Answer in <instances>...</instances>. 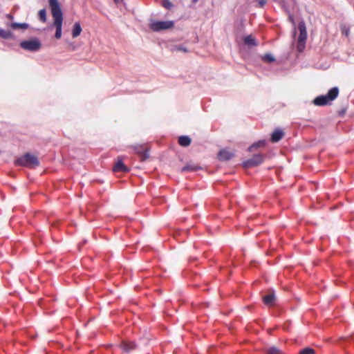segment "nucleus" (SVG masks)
<instances>
[{
    "instance_id": "f257e3e1",
    "label": "nucleus",
    "mask_w": 354,
    "mask_h": 354,
    "mask_svg": "<svg viewBox=\"0 0 354 354\" xmlns=\"http://www.w3.org/2000/svg\"><path fill=\"white\" fill-rule=\"evenodd\" d=\"M50 7L52 16L54 21L53 25L56 28L55 37L56 39H60L62 37V28L63 21V14L61 10L58 0H48Z\"/></svg>"
},
{
    "instance_id": "f03ea898",
    "label": "nucleus",
    "mask_w": 354,
    "mask_h": 354,
    "mask_svg": "<svg viewBox=\"0 0 354 354\" xmlns=\"http://www.w3.org/2000/svg\"><path fill=\"white\" fill-rule=\"evenodd\" d=\"M339 94V89L337 87L330 88L328 93L324 95L317 96L313 101V103L317 106H324L328 104L330 102L334 100Z\"/></svg>"
},
{
    "instance_id": "7ed1b4c3",
    "label": "nucleus",
    "mask_w": 354,
    "mask_h": 354,
    "mask_svg": "<svg viewBox=\"0 0 354 354\" xmlns=\"http://www.w3.org/2000/svg\"><path fill=\"white\" fill-rule=\"evenodd\" d=\"M15 163L17 165L32 168L39 165V162L37 158L35 156L27 153L24 156L18 158L15 161Z\"/></svg>"
},
{
    "instance_id": "20e7f679",
    "label": "nucleus",
    "mask_w": 354,
    "mask_h": 354,
    "mask_svg": "<svg viewBox=\"0 0 354 354\" xmlns=\"http://www.w3.org/2000/svg\"><path fill=\"white\" fill-rule=\"evenodd\" d=\"M174 26V22L173 21H157L151 19L149 23L150 29L154 32L169 30L172 28Z\"/></svg>"
},
{
    "instance_id": "39448f33",
    "label": "nucleus",
    "mask_w": 354,
    "mask_h": 354,
    "mask_svg": "<svg viewBox=\"0 0 354 354\" xmlns=\"http://www.w3.org/2000/svg\"><path fill=\"white\" fill-rule=\"evenodd\" d=\"M298 29L299 35L297 40V49L299 52H302L306 47V41L307 39L306 28L304 21L299 23Z\"/></svg>"
},
{
    "instance_id": "423d86ee",
    "label": "nucleus",
    "mask_w": 354,
    "mask_h": 354,
    "mask_svg": "<svg viewBox=\"0 0 354 354\" xmlns=\"http://www.w3.org/2000/svg\"><path fill=\"white\" fill-rule=\"evenodd\" d=\"M20 46L21 48L30 51V52H37L41 47V43L37 38H34L30 40L22 41L20 43Z\"/></svg>"
},
{
    "instance_id": "0eeeda50",
    "label": "nucleus",
    "mask_w": 354,
    "mask_h": 354,
    "mask_svg": "<svg viewBox=\"0 0 354 354\" xmlns=\"http://www.w3.org/2000/svg\"><path fill=\"white\" fill-rule=\"evenodd\" d=\"M263 161V156L261 154H256L252 158L243 162V165L245 167H252L257 166Z\"/></svg>"
},
{
    "instance_id": "6e6552de",
    "label": "nucleus",
    "mask_w": 354,
    "mask_h": 354,
    "mask_svg": "<svg viewBox=\"0 0 354 354\" xmlns=\"http://www.w3.org/2000/svg\"><path fill=\"white\" fill-rule=\"evenodd\" d=\"M134 150L136 153H137L140 156V160L142 161H145L149 158V154L145 147L141 145L135 146Z\"/></svg>"
},
{
    "instance_id": "1a4fd4ad",
    "label": "nucleus",
    "mask_w": 354,
    "mask_h": 354,
    "mask_svg": "<svg viewBox=\"0 0 354 354\" xmlns=\"http://www.w3.org/2000/svg\"><path fill=\"white\" fill-rule=\"evenodd\" d=\"M234 156L233 153L225 150L222 149L219 151L218 154V159L221 161H227L230 160Z\"/></svg>"
},
{
    "instance_id": "9d476101",
    "label": "nucleus",
    "mask_w": 354,
    "mask_h": 354,
    "mask_svg": "<svg viewBox=\"0 0 354 354\" xmlns=\"http://www.w3.org/2000/svg\"><path fill=\"white\" fill-rule=\"evenodd\" d=\"M283 131L280 129H277L271 135V141L273 142H277L283 137Z\"/></svg>"
},
{
    "instance_id": "9b49d317",
    "label": "nucleus",
    "mask_w": 354,
    "mask_h": 354,
    "mask_svg": "<svg viewBox=\"0 0 354 354\" xmlns=\"http://www.w3.org/2000/svg\"><path fill=\"white\" fill-rule=\"evenodd\" d=\"M275 295L274 292H270L269 294L263 297V301L267 306H272L274 304Z\"/></svg>"
},
{
    "instance_id": "f8f14e48",
    "label": "nucleus",
    "mask_w": 354,
    "mask_h": 354,
    "mask_svg": "<svg viewBox=\"0 0 354 354\" xmlns=\"http://www.w3.org/2000/svg\"><path fill=\"white\" fill-rule=\"evenodd\" d=\"M113 171H115V172H118V171H127L128 169L124 165V164L123 163L122 160H118V162L115 163L114 167H113Z\"/></svg>"
},
{
    "instance_id": "ddd939ff",
    "label": "nucleus",
    "mask_w": 354,
    "mask_h": 354,
    "mask_svg": "<svg viewBox=\"0 0 354 354\" xmlns=\"http://www.w3.org/2000/svg\"><path fill=\"white\" fill-rule=\"evenodd\" d=\"M178 143L180 146L188 147L191 144V139L187 136H181L178 138Z\"/></svg>"
},
{
    "instance_id": "4468645a",
    "label": "nucleus",
    "mask_w": 354,
    "mask_h": 354,
    "mask_svg": "<svg viewBox=\"0 0 354 354\" xmlns=\"http://www.w3.org/2000/svg\"><path fill=\"white\" fill-rule=\"evenodd\" d=\"M82 27L79 22L75 23L73 30H72V36L73 38L78 37L82 32Z\"/></svg>"
},
{
    "instance_id": "2eb2a0df",
    "label": "nucleus",
    "mask_w": 354,
    "mask_h": 354,
    "mask_svg": "<svg viewBox=\"0 0 354 354\" xmlns=\"http://www.w3.org/2000/svg\"><path fill=\"white\" fill-rule=\"evenodd\" d=\"M122 348L126 352H129L136 348V344L131 342H123Z\"/></svg>"
},
{
    "instance_id": "dca6fc26",
    "label": "nucleus",
    "mask_w": 354,
    "mask_h": 354,
    "mask_svg": "<svg viewBox=\"0 0 354 354\" xmlns=\"http://www.w3.org/2000/svg\"><path fill=\"white\" fill-rule=\"evenodd\" d=\"M200 169H201V167L197 166V165L188 164V165H187L186 166L183 167L181 169V171L182 172L189 171H197V170H198Z\"/></svg>"
},
{
    "instance_id": "f3484780",
    "label": "nucleus",
    "mask_w": 354,
    "mask_h": 354,
    "mask_svg": "<svg viewBox=\"0 0 354 354\" xmlns=\"http://www.w3.org/2000/svg\"><path fill=\"white\" fill-rule=\"evenodd\" d=\"M244 43L248 46H257L256 40L252 35L245 37Z\"/></svg>"
},
{
    "instance_id": "a211bd4d",
    "label": "nucleus",
    "mask_w": 354,
    "mask_h": 354,
    "mask_svg": "<svg viewBox=\"0 0 354 354\" xmlns=\"http://www.w3.org/2000/svg\"><path fill=\"white\" fill-rule=\"evenodd\" d=\"M0 36L3 39H10L13 37V35L10 30L0 29Z\"/></svg>"
},
{
    "instance_id": "6ab92c4d",
    "label": "nucleus",
    "mask_w": 354,
    "mask_h": 354,
    "mask_svg": "<svg viewBox=\"0 0 354 354\" xmlns=\"http://www.w3.org/2000/svg\"><path fill=\"white\" fill-rule=\"evenodd\" d=\"M11 27L13 28V29H17V28H23V29H26L28 27V24H26V23H12L11 24Z\"/></svg>"
},
{
    "instance_id": "aec40b11",
    "label": "nucleus",
    "mask_w": 354,
    "mask_h": 354,
    "mask_svg": "<svg viewBox=\"0 0 354 354\" xmlns=\"http://www.w3.org/2000/svg\"><path fill=\"white\" fill-rule=\"evenodd\" d=\"M265 145V141L260 140L257 142L252 144L248 149L249 151H252L254 149L263 147Z\"/></svg>"
},
{
    "instance_id": "412c9836",
    "label": "nucleus",
    "mask_w": 354,
    "mask_h": 354,
    "mask_svg": "<svg viewBox=\"0 0 354 354\" xmlns=\"http://www.w3.org/2000/svg\"><path fill=\"white\" fill-rule=\"evenodd\" d=\"M39 17L42 22L46 21V11L45 9H41L39 11Z\"/></svg>"
},
{
    "instance_id": "4be33fe9",
    "label": "nucleus",
    "mask_w": 354,
    "mask_h": 354,
    "mask_svg": "<svg viewBox=\"0 0 354 354\" xmlns=\"http://www.w3.org/2000/svg\"><path fill=\"white\" fill-rule=\"evenodd\" d=\"M162 6L167 10H170L173 7V4L169 0H162Z\"/></svg>"
},
{
    "instance_id": "5701e85b",
    "label": "nucleus",
    "mask_w": 354,
    "mask_h": 354,
    "mask_svg": "<svg viewBox=\"0 0 354 354\" xmlns=\"http://www.w3.org/2000/svg\"><path fill=\"white\" fill-rule=\"evenodd\" d=\"M286 11L288 13V19L292 24L294 26V34H296L295 22L294 20L293 15L290 12L288 8H285Z\"/></svg>"
},
{
    "instance_id": "b1692460",
    "label": "nucleus",
    "mask_w": 354,
    "mask_h": 354,
    "mask_svg": "<svg viewBox=\"0 0 354 354\" xmlns=\"http://www.w3.org/2000/svg\"><path fill=\"white\" fill-rule=\"evenodd\" d=\"M267 354H281V351L279 348L272 346L268 349Z\"/></svg>"
},
{
    "instance_id": "393cba45",
    "label": "nucleus",
    "mask_w": 354,
    "mask_h": 354,
    "mask_svg": "<svg viewBox=\"0 0 354 354\" xmlns=\"http://www.w3.org/2000/svg\"><path fill=\"white\" fill-rule=\"evenodd\" d=\"M315 351L311 348H305L300 351L299 354H315Z\"/></svg>"
},
{
    "instance_id": "a878e982",
    "label": "nucleus",
    "mask_w": 354,
    "mask_h": 354,
    "mask_svg": "<svg viewBox=\"0 0 354 354\" xmlns=\"http://www.w3.org/2000/svg\"><path fill=\"white\" fill-rule=\"evenodd\" d=\"M172 50L173 51H183L185 53L187 52V49L182 45L174 46L172 48Z\"/></svg>"
},
{
    "instance_id": "bb28decb",
    "label": "nucleus",
    "mask_w": 354,
    "mask_h": 354,
    "mask_svg": "<svg viewBox=\"0 0 354 354\" xmlns=\"http://www.w3.org/2000/svg\"><path fill=\"white\" fill-rule=\"evenodd\" d=\"M263 60L266 62H268L269 63L272 62L274 61V57L271 54H266L263 56Z\"/></svg>"
},
{
    "instance_id": "cd10ccee",
    "label": "nucleus",
    "mask_w": 354,
    "mask_h": 354,
    "mask_svg": "<svg viewBox=\"0 0 354 354\" xmlns=\"http://www.w3.org/2000/svg\"><path fill=\"white\" fill-rule=\"evenodd\" d=\"M260 7H263L266 3V0H257Z\"/></svg>"
},
{
    "instance_id": "c85d7f7f",
    "label": "nucleus",
    "mask_w": 354,
    "mask_h": 354,
    "mask_svg": "<svg viewBox=\"0 0 354 354\" xmlns=\"http://www.w3.org/2000/svg\"><path fill=\"white\" fill-rule=\"evenodd\" d=\"M115 3H121L122 2L123 0H113Z\"/></svg>"
},
{
    "instance_id": "c756f323",
    "label": "nucleus",
    "mask_w": 354,
    "mask_h": 354,
    "mask_svg": "<svg viewBox=\"0 0 354 354\" xmlns=\"http://www.w3.org/2000/svg\"><path fill=\"white\" fill-rule=\"evenodd\" d=\"M348 32H349L348 30L345 31V35H348Z\"/></svg>"
},
{
    "instance_id": "7c9ffc66",
    "label": "nucleus",
    "mask_w": 354,
    "mask_h": 354,
    "mask_svg": "<svg viewBox=\"0 0 354 354\" xmlns=\"http://www.w3.org/2000/svg\"><path fill=\"white\" fill-rule=\"evenodd\" d=\"M192 1H193V2L196 3V2H197L198 0H192Z\"/></svg>"
}]
</instances>
